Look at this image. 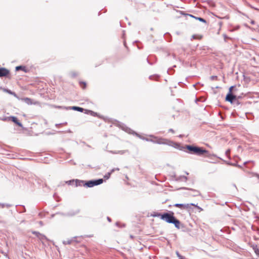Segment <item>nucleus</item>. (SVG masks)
Listing matches in <instances>:
<instances>
[{
    "label": "nucleus",
    "mask_w": 259,
    "mask_h": 259,
    "mask_svg": "<svg viewBox=\"0 0 259 259\" xmlns=\"http://www.w3.org/2000/svg\"><path fill=\"white\" fill-rule=\"evenodd\" d=\"M111 175V172H108L107 174H106L104 176V178L106 179H108L109 178Z\"/></svg>",
    "instance_id": "nucleus-22"
},
{
    "label": "nucleus",
    "mask_w": 259,
    "mask_h": 259,
    "mask_svg": "<svg viewBox=\"0 0 259 259\" xmlns=\"http://www.w3.org/2000/svg\"><path fill=\"white\" fill-rule=\"evenodd\" d=\"M10 73L9 70L5 68H0V77L6 76Z\"/></svg>",
    "instance_id": "nucleus-8"
},
{
    "label": "nucleus",
    "mask_w": 259,
    "mask_h": 259,
    "mask_svg": "<svg viewBox=\"0 0 259 259\" xmlns=\"http://www.w3.org/2000/svg\"><path fill=\"white\" fill-rule=\"evenodd\" d=\"M169 132H171V133H174V131L172 128H170V129L169 130Z\"/></svg>",
    "instance_id": "nucleus-29"
},
{
    "label": "nucleus",
    "mask_w": 259,
    "mask_h": 259,
    "mask_svg": "<svg viewBox=\"0 0 259 259\" xmlns=\"http://www.w3.org/2000/svg\"><path fill=\"white\" fill-rule=\"evenodd\" d=\"M150 137L153 138V139L150 140V142L155 143V144H164V145H168L170 146L175 147V148H178L179 145L178 144L176 143H174L173 142H171L170 141L168 140L167 139L161 138H158L157 137H155L153 135H150Z\"/></svg>",
    "instance_id": "nucleus-2"
},
{
    "label": "nucleus",
    "mask_w": 259,
    "mask_h": 259,
    "mask_svg": "<svg viewBox=\"0 0 259 259\" xmlns=\"http://www.w3.org/2000/svg\"><path fill=\"white\" fill-rule=\"evenodd\" d=\"M174 206L177 207H179L181 209H187L190 207V206H195L197 207V205H195L194 203L190 204H180V203H176L174 204Z\"/></svg>",
    "instance_id": "nucleus-5"
},
{
    "label": "nucleus",
    "mask_w": 259,
    "mask_h": 259,
    "mask_svg": "<svg viewBox=\"0 0 259 259\" xmlns=\"http://www.w3.org/2000/svg\"><path fill=\"white\" fill-rule=\"evenodd\" d=\"M218 78V77L217 76H211L210 77V79L213 80H214V79H217Z\"/></svg>",
    "instance_id": "nucleus-24"
},
{
    "label": "nucleus",
    "mask_w": 259,
    "mask_h": 259,
    "mask_svg": "<svg viewBox=\"0 0 259 259\" xmlns=\"http://www.w3.org/2000/svg\"><path fill=\"white\" fill-rule=\"evenodd\" d=\"M103 182V180L102 179H99L98 180H91L85 182L84 184V186L88 187H93L95 186H97L102 184Z\"/></svg>",
    "instance_id": "nucleus-4"
},
{
    "label": "nucleus",
    "mask_w": 259,
    "mask_h": 259,
    "mask_svg": "<svg viewBox=\"0 0 259 259\" xmlns=\"http://www.w3.org/2000/svg\"><path fill=\"white\" fill-rule=\"evenodd\" d=\"M185 173H186V175H187L189 174H188V172H185Z\"/></svg>",
    "instance_id": "nucleus-36"
},
{
    "label": "nucleus",
    "mask_w": 259,
    "mask_h": 259,
    "mask_svg": "<svg viewBox=\"0 0 259 259\" xmlns=\"http://www.w3.org/2000/svg\"><path fill=\"white\" fill-rule=\"evenodd\" d=\"M250 23H251V24H254L255 21H253V20H252Z\"/></svg>",
    "instance_id": "nucleus-32"
},
{
    "label": "nucleus",
    "mask_w": 259,
    "mask_h": 259,
    "mask_svg": "<svg viewBox=\"0 0 259 259\" xmlns=\"http://www.w3.org/2000/svg\"><path fill=\"white\" fill-rule=\"evenodd\" d=\"M235 99H236V96H235L231 93L228 94L226 96V100L227 101L230 102V103H232L233 100H235Z\"/></svg>",
    "instance_id": "nucleus-9"
},
{
    "label": "nucleus",
    "mask_w": 259,
    "mask_h": 259,
    "mask_svg": "<svg viewBox=\"0 0 259 259\" xmlns=\"http://www.w3.org/2000/svg\"><path fill=\"white\" fill-rule=\"evenodd\" d=\"M177 180H178V181H183V180L182 179V178L181 177V176L178 177L177 178Z\"/></svg>",
    "instance_id": "nucleus-28"
},
{
    "label": "nucleus",
    "mask_w": 259,
    "mask_h": 259,
    "mask_svg": "<svg viewBox=\"0 0 259 259\" xmlns=\"http://www.w3.org/2000/svg\"><path fill=\"white\" fill-rule=\"evenodd\" d=\"M150 140L151 139H148V138H145V139H144V140H146L147 141H150Z\"/></svg>",
    "instance_id": "nucleus-31"
},
{
    "label": "nucleus",
    "mask_w": 259,
    "mask_h": 259,
    "mask_svg": "<svg viewBox=\"0 0 259 259\" xmlns=\"http://www.w3.org/2000/svg\"><path fill=\"white\" fill-rule=\"evenodd\" d=\"M233 88V87H231L230 88V91H231V89Z\"/></svg>",
    "instance_id": "nucleus-35"
},
{
    "label": "nucleus",
    "mask_w": 259,
    "mask_h": 259,
    "mask_svg": "<svg viewBox=\"0 0 259 259\" xmlns=\"http://www.w3.org/2000/svg\"><path fill=\"white\" fill-rule=\"evenodd\" d=\"M176 254L179 257V258L182 257V256L180 255L178 251L176 252Z\"/></svg>",
    "instance_id": "nucleus-27"
},
{
    "label": "nucleus",
    "mask_w": 259,
    "mask_h": 259,
    "mask_svg": "<svg viewBox=\"0 0 259 259\" xmlns=\"http://www.w3.org/2000/svg\"><path fill=\"white\" fill-rule=\"evenodd\" d=\"M85 183V181L82 180H76L75 181V186H84V184Z\"/></svg>",
    "instance_id": "nucleus-12"
},
{
    "label": "nucleus",
    "mask_w": 259,
    "mask_h": 259,
    "mask_svg": "<svg viewBox=\"0 0 259 259\" xmlns=\"http://www.w3.org/2000/svg\"><path fill=\"white\" fill-rule=\"evenodd\" d=\"M189 16L191 17H193L196 19H197L199 21H201V22H204V23H206V20H204L203 18H200V17H195L192 15H189Z\"/></svg>",
    "instance_id": "nucleus-14"
},
{
    "label": "nucleus",
    "mask_w": 259,
    "mask_h": 259,
    "mask_svg": "<svg viewBox=\"0 0 259 259\" xmlns=\"http://www.w3.org/2000/svg\"><path fill=\"white\" fill-rule=\"evenodd\" d=\"M39 224H40V225H42V222L41 221H40V222H39Z\"/></svg>",
    "instance_id": "nucleus-34"
},
{
    "label": "nucleus",
    "mask_w": 259,
    "mask_h": 259,
    "mask_svg": "<svg viewBox=\"0 0 259 259\" xmlns=\"http://www.w3.org/2000/svg\"><path fill=\"white\" fill-rule=\"evenodd\" d=\"M33 234H35L40 240H41L42 241L44 240H47V237L43 234H40V233L38 232H33Z\"/></svg>",
    "instance_id": "nucleus-10"
},
{
    "label": "nucleus",
    "mask_w": 259,
    "mask_h": 259,
    "mask_svg": "<svg viewBox=\"0 0 259 259\" xmlns=\"http://www.w3.org/2000/svg\"><path fill=\"white\" fill-rule=\"evenodd\" d=\"M5 206H6L7 207H9L10 206V205L4 204V203H0V207L4 208Z\"/></svg>",
    "instance_id": "nucleus-18"
},
{
    "label": "nucleus",
    "mask_w": 259,
    "mask_h": 259,
    "mask_svg": "<svg viewBox=\"0 0 259 259\" xmlns=\"http://www.w3.org/2000/svg\"><path fill=\"white\" fill-rule=\"evenodd\" d=\"M71 108L74 110H76L79 112H82L83 110V108L77 106H72L71 107Z\"/></svg>",
    "instance_id": "nucleus-15"
},
{
    "label": "nucleus",
    "mask_w": 259,
    "mask_h": 259,
    "mask_svg": "<svg viewBox=\"0 0 259 259\" xmlns=\"http://www.w3.org/2000/svg\"><path fill=\"white\" fill-rule=\"evenodd\" d=\"M66 183H67L69 185H74L75 184V181L74 180L68 181L66 182Z\"/></svg>",
    "instance_id": "nucleus-19"
},
{
    "label": "nucleus",
    "mask_w": 259,
    "mask_h": 259,
    "mask_svg": "<svg viewBox=\"0 0 259 259\" xmlns=\"http://www.w3.org/2000/svg\"><path fill=\"white\" fill-rule=\"evenodd\" d=\"M183 189H186V188H183ZM187 189H189V190L191 191V192L189 194V195L191 196L195 197V196H199L200 195V192L198 190L193 189H188V188H187Z\"/></svg>",
    "instance_id": "nucleus-7"
},
{
    "label": "nucleus",
    "mask_w": 259,
    "mask_h": 259,
    "mask_svg": "<svg viewBox=\"0 0 259 259\" xmlns=\"http://www.w3.org/2000/svg\"><path fill=\"white\" fill-rule=\"evenodd\" d=\"M10 118L11 119L12 121L14 122L15 123H16L17 125H19V126H22V124L18 121L17 117L14 116H11L10 117Z\"/></svg>",
    "instance_id": "nucleus-11"
},
{
    "label": "nucleus",
    "mask_w": 259,
    "mask_h": 259,
    "mask_svg": "<svg viewBox=\"0 0 259 259\" xmlns=\"http://www.w3.org/2000/svg\"><path fill=\"white\" fill-rule=\"evenodd\" d=\"M107 219L109 222H111V219L110 218L108 217Z\"/></svg>",
    "instance_id": "nucleus-33"
},
{
    "label": "nucleus",
    "mask_w": 259,
    "mask_h": 259,
    "mask_svg": "<svg viewBox=\"0 0 259 259\" xmlns=\"http://www.w3.org/2000/svg\"><path fill=\"white\" fill-rule=\"evenodd\" d=\"M3 91L6 92V93H7L10 95H13L14 97H16V98H18V96L17 95H16V94L12 91H11V90H9V89H3Z\"/></svg>",
    "instance_id": "nucleus-13"
},
{
    "label": "nucleus",
    "mask_w": 259,
    "mask_h": 259,
    "mask_svg": "<svg viewBox=\"0 0 259 259\" xmlns=\"http://www.w3.org/2000/svg\"><path fill=\"white\" fill-rule=\"evenodd\" d=\"M74 240V239H71L63 241V243L64 244H70L72 243V242Z\"/></svg>",
    "instance_id": "nucleus-16"
},
{
    "label": "nucleus",
    "mask_w": 259,
    "mask_h": 259,
    "mask_svg": "<svg viewBox=\"0 0 259 259\" xmlns=\"http://www.w3.org/2000/svg\"><path fill=\"white\" fill-rule=\"evenodd\" d=\"M83 84H84V87H85V83H83Z\"/></svg>",
    "instance_id": "nucleus-37"
},
{
    "label": "nucleus",
    "mask_w": 259,
    "mask_h": 259,
    "mask_svg": "<svg viewBox=\"0 0 259 259\" xmlns=\"http://www.w3.org/2000/svg\"><path fill=\"white\" fill-rule=\"evenodd\" d=\"M125 151H119L118 152H111L112 153H114V154H117V153H119V154H123L125 153Z\"/></svg>",
    "instance_id": "nucleus-21"
},
{
    "label": "nucleus",
    "mask_w": 259,
    "mask_h": 259,
    "mask_svg": "<svg viewBox=\"0 0 259 259\" xmlns=\"http://www.w3.org/2000/svg\"><path fill=\"white\" fill-rule=\"evenodd\" d=\"M25 67L24 66H17L16 67V71H18L19 70H25Z\"/></svg>",
    "instance_id": "nucleus-17"
},
{
    "label": "nucleus",
    "mask_w": 259,
    "mask_h": 259,
    "mask_svg": "<svg viewBox=\"0 0 259 259\" xmlns=\"http://www.w3.org/2000/svg\"><path fill=\"white\" fill-rule=\"evenodd\" d=\"M181 177H182V179H183V181H186L188 180L187 177H186V176H181Z\"/></svg>",
    "instance_id": "nucleus-26"
},
{
    "label": "nucleus",
    "mask_w": 259,
    "mask_h": 259,
    "mask_svg": "<svg viewBox=\"0 0 259 259\" xmlns=\"http://www.w3.org/2000/svg\"><path fill=\"white\" fill-rule=\"evenodd\" d=\"M122 128L123 129V130L125 131L126 132L129 133V134H133V135H135L137 137H139V138L141 139H143V140H144L145 139V138L144 137H142V136H141L139 134H138V133L134 132L133 130H132L131 128L127 127H126L124 125H122L121 126Z\"/></svg>",
    "instance_id": "nucleus-6"
},
{
    "label": "nucleus",
    "mask_w": 259,
    "mask_h": 259,
    "mask_svg": "<svg viewBox=\"0 0 259 259\" xmlns=\"http://www.w3.org/2000/svg\"><path fill=\"white\" fill-rule=\"evenodd\" d=\"M70 75L73 77H75L77 75V74L76 72L72 71L70 72Z\"/></svg>",
    "instance_id": "nucleus-20"
},
{
    "label": "nucleus",
    "mask_w": 259,
    "mask_h": 259,
    "mask_svg": "<svg viewBox=\"0 0 259 259\" xmlns=\"http://www.w3.org/2000/svg\"><path fill=\"white\" fill-rule=\"evenodd\" d=\"M25 101H30V99L29 98H26L25 99Z\"/></svg>",
    "instance_id": "nucleus-30"
},
{
    "label": "nucleus",
    "mask_w": 259,
    "mask_h": 259,
    "mask_svg": "<svg viewBox=\"0 0 259 259\" xmlns=\"http://www.w3.org/2000/svg\"><path fill=\"white\" fill-rule=\"evenodd\" d=\"M174 214L173 212H170V213L166 212L162 214H158V215L160 216L161 220L165 221L166 223L173 224L176 228L179 229L181 223L174 216Z\"/></svg>",
    "instance_id": "nucleus-1"
},
{
    "label": "nucleus",
    "mask_w": 259,
    "mask_h": 259,
    "mask_svg": "<svg viewBox=\"0 0 259 259\" xmlns=\"http://www.w3.org/2000/svg\"><path fill=\"white\" fill-rule=\"evenodd\" d=\"M186 148L189 150L190 153L196 154L198 156H201L204 154L208 153V151L199 147L194 146L193 145H186Z\"/></svg>",
    "instance_id": "nucleus-3"
},
{
    "label": "nucleus",
    "mask_w": 259,
    "mask_h": 259,
    "mask_svg": "<svg viewBox=\"0 0 259 259\" xmlns=\"http://www.w3.org/2000/svg\"><path fill=\"white\" fill-rule=\"evenodd\" d=\"M119 169L118 168H113L110 172H111V174L115 170H119Z\"/></svg>",
    "instance_id": "nucleus-25"
},
{
    "label": "nucleus",
    "mask_w": 259,
    "mask_h": 259,
    "mask_svg": "<svg viewBox=\"0 0 259 259\" xmlns=\"http://www.w3.org/2000/svg\"><path fill=\"white\" fill-rule=\"evenodd\" d=\"M230 150L229 149L227 150L226 151V155L227 156L229 157V155L230 154Z\"/></svg>",
    "instance_id": "nucleus-23"
}]
</instances>
